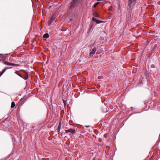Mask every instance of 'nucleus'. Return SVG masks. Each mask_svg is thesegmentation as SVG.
Wrapping results in <instances>:
<instances>
[{
	"instance_id": "obj_7",
	"label": "nucleus",
	"mask_w": 160,
	"mask_h": 160,
	"mask_svg": "<svg viewBox=\"0 0 160 160\" xmlns=\"http://www.w3.org/2000/svg\"><path fill=\"white\" fill-rule=\"evenodd\" d=\"M5 64L8 65H12V66H15V64L12 63L8 62H4Z\"/></svg>"
},
{
	"instance_id": "obj_14",
	"label": "nucleus",
	"mask_w": 160,
	"mask_h": 160,
	"mask_svg": "<svg viewBox=\"0 0 160 160\" xmlns=\"http://www.w3.org/2000/svg\"><path fill=\"white\" fill-rule=\"evenodd\" d=\"M92 21L96 22L97 19H96L95 18L93 17L92 18Z\"/></svg>"
},
{
	"instance_id": "obj_4",
	"label": "nucleus",
	"mask_w": 160,
	"mask_h": 160,
	"mask_svg": "<svg viewBox=\"0 0 160 160\" xmlns=\"http://www.w3.org/2000/svg\"><path fill=\"white\" fill-rule=\"evenodd\" d=\"M57 14L56 13H54L48 22V25H50L51 24L53 21L55 20Z\"/></svg>"
},
{
	"instance_id": "obj_9",
	"label": "nucleus",
	"mask_w": 160,
	"mask_h": 160,
	"mask_svg": "<svg viewBox=\"0 0 160 160\" xmlns=\"http://www.w3.org/2000/svg\"><path fill=\"white\" fill-rule=\"evenodd\" d=\"M93 15L96 18H98L99 17V16L98 14L96 12H95L93 13Z\"/></svg>"
},
{
	"instance_id": "obj_2",
	"label": "nucleus",
	"mask_w": 160,
	"mask_h": 160,
	"mask_svg": "<svg viewBox=\"0 0 160 160\" xmlns=\"http://www.w3.org/2000/svg\"><path fill=\"white\" fill-rule=\"evenodd\" d=\"M78 0H73L71 3L70 6V9H73L78 3Z\"/></svg>"
},
{
	"instance_id": "obj_11",
	"label": "nucleus",
	"mask_w": 160,
	"mask_h": 160,
	"mask_svg": "<svg viewBox=\"0 0 160 160\" xmlns=\"http://www.w3.org/2000/svg\"><path fill=\"white\" fill-rule=\"evenodd\" d=\"M103 21H100L98 20H97V22L96 23L98 24L100 23L101 22H103Z\"/></svg>"
},
{
	"instance_id": "obj_3",
	"label": "nucleus",
	"mask_w": 160,
	"mask_h": 160,
	"mask_svg": "<svg viewBox=\"0 0 160 160\" xmlns=\"http://www.w3.org/2000/svg\"><path fill=\"white\" fill-rule=\"evenodd\" d=\"M98 47L96 46H94L93 48L90 50L89 53V56L90 57H92L94 54L95 53L96 51L97 50Z\"/></svg>"
},
{
	"instance_id": "obj_15",
	"label": "nucleus",
	"mask_w": 160,
	"mask_h": 160,
	"mask_svg": "<svg viewBox=\"0 0 160 160\" xmlns=\"http://www.w3.org/2000/svg\"><path fill=\"white\" fill-rule=\"evenodd\" d=\"M6 71V69L3 70L2 72L0 74V77L5 72V71Z\"/></svg>"
},
{
	"instance_id": "obj_6",
	"label": "nucleus",
	"mask_w": 160,
	"mask_h": 160,
	"mask_svg": "<svg viewBox=\"0 0 160 160\" xmlns=\"http://www.w3.org/2000/svg\"><path fill=\"white\" fill-rule=\"evenodd\" d=\"M65 132L66 133H70L69 134H73L75 132V130L74 129H70L68 130H65Z\"/></svg>"
},
{
	"instance_id": "obj_12",
	"label": "nucleus",
	"mask_w": 160,
	"mask_h": 160,
	"mask_svg": "<svg viewBox=\"0 0 160 160\" xmlns=\"http://www.w3.org/2000/svg\"><path fill=\"white\" fill-rule=\"evenodd\" d=\"M99 2H96L94 5H93V7L95 8L99 4Z\"/></svg>"
},
{
	"instance_id": "obj_1",
	"label": "nucleus",
	"mask_w": 160,
	"mask_h": 160,
	"mask_svg": "<svg viewBox=\"0 0 160 160\" xmlns=\"http://www.w3.org/2000/svg\"><path fill=\"white\" fill-rule=\"evenodd\" d=\"M136 0H128V9L129 10H131L135 4Z\"/></svg>"
},
{
	"instance_id": "obj_10",
	"label": "nucleus",
	"mask_w": 160,
	"mask_h": 160,
	"mask_svg": "<svg viewBox=\"0 0 160 160\" xmlns=\"http://www.w3.org/2000/svg\"><path fill=\"white\" fill-rule=\"evenodd\" d=\"M15 106V103L14 102H12L11 103V108H13Z\"/></svg>"
},
{
	"instance_id": "obj_13",
	"label": "nucleus",
	"mask_w": 160,
	"mask_h": 160,
	"mask_svg": "<svg viewBox=\"0 0 160 160\" xmlns=\"http://www.w3.org/2000/svg\"><path fill=\"white\" fill-rule=\"evenodd\" d=\"M61 126V123H60L59 124V125L58 128V131H59L60 129V128Z\"/></svg>"
},
{
	"instance_id": "obj_5",
	"label": "nucleus",
	"mask_w": 160,
	"mask_h": 160,
	"mask_svg": "<svg viewBox=\"0 0 160 160\" xmlns=\"http://www.w3.org/2000/svg\"><path fill=\"white\" fill-rule=\"evenodd\" d=\"M15 73L17 75H18L20 77L22 78H23L25 79H27L28 78V76L27 73H25V75L24 77H22V76L19 74L18 71H16L15 72Z\"/></svg>"
},
{
	"instance_id": "obj_8",
	"label": "nucleus",
	"mask_w": 160,
	"mask_h": 160,
	"mask_svg": "<svg viewBox=\"0 0 160 160\" xmlns=\"http://www.w3.org/2000/svg\"><path fill=\"white\" fill-rule=\"evenodd\" d=\"M49 34L48 33L44 34L43 36V38H47L49 37Z\"/></svg>"
},
{
	"instance_id": "obj_16",
	"label": "nucleus",
	"mask_w": 160,
	"mask_h": 160,
	"mask_svg": "<svg viewBox=\"0 0 160 160\" xmlns=\"http://www.w3.org/2000/svg\"><path fill=\"white\" fill-rule=\"evenodd\" d=\"M151 67L152 68H154L155 67V66L153 64H152L151 65Z\"/></svg>"
},
{
	"instance_id": "obj_17",
	"label": "nucleus",
	"mask_w": 160,
	"mask_h": 160,
	"mask_svg": "<svg viewBox=\"0 0 160 160\" xmlns=\"http://www.w3.org/2000/svg\"><path fill=\"white\" fill-rule=\"evenodd\" d=\"M93 160H97V159L96 158H94L93 159Z\"/></svg>"
}]
</instances>
